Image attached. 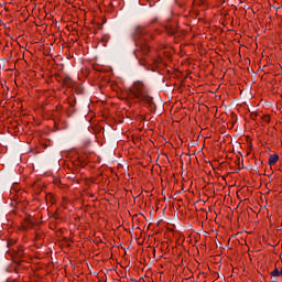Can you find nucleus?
I'll return each instance as SVG.
<instances>
[{"instance_id": "nucleus-1", "label": "nucleus", "mask_w": 282, "mask_h": 282, "mask_svg": "<svg viewBox=\"0 0 282 282\" xmlns=\"http://www.w3.org/2000/svg\"><path fill=\"white\" fill-rule=\"evenodd\" d=\"M130 37L132 39L135 47L133 54L135 58H138L139 65L144 67L147 61H144L142 56H148L149 52H151V46H149V39H153V35L149 32L147 26L134 25L131 29Z\"/></svg>"}, {"instance_id": "nucleus-3", "label": "nucleus", "mask_w": 282, "mask_h": 282, "mask_svg": "<svg viewBox=\"0 0 282 282\" xmlns=\"http://www.w3.org/2000/svg\"><path fill=\"white\" fill-rule=\"evenodd\" d=\"M165 30H166L167 34H170V36H173V34H175V32H177V28L173 24H166Z\"/></svg>"}, {"instance_id": "nucleus-7", "label": "nucleus", "mask_w": 282, "mask_h": 282, "mask_svg": "<svg viewBox=\"0 0 282 282\" xmlns=\"http://www.w3.org/2000/svg\"><path fill=\"white\" fill-rule=\"evenodd\" d=\"M280 276H282V269L280 270Z\"/></svg>"}, {"instance_id": "nucleus-4", "label": "nucleus", "mask_w": 282, "mask_h": 282, "mask_svg": "<svg viewBox=\"0 0 282 282\" xmlns=\"http://www.w3.org/2000/svg\"><path fill=\"white\" fill-rule=\"evenodd\" d=\"M276 162H279V154L270 155V158H269L270 166H274V164H276Z\"/></svg>"}, {"instance_id": "nucleus-5", "label": "nucleus", "mask_w": 282, "mask_h": 282, "mask_svg": "<svg viewBox=\"0 0 282 282\" xmlns=\"http://www.w3.org/2000/svg\"><path fill=\"white\" fill-rule=\"evenodd\" d=\"M63 83H64V85H66V87H73V85H74V80H72L70 77H65Z\"/></svg>"}, {"instance_id": "nucleus-2", "label": "nucleus", "mask_w": 282, "mask_h": 282, "mask_svg": "<svg viewBox=\"0 0 282 282\" xmlns=\"http://www.w3.org/2000/svg\"><path fill=\"white\" fill-rule=\"evenodd\" d=\"M131 94H133L135 98H139V100H143V102H147L150 106L153 105V97L149 96L147 87H144L142 82H134Z\"/></svg>"}, {"instance_id": "nucleus-6", "label": "nucleus", "mask_w": 282, "mask_h": 282, "mask_svg": "<svg viewBox=\"0 0 282 282\" xmlns=\"http://www.w3.org/2000/svg\"><path fill=\"white\" fill-rule=\"evenodd\" d=\"M271 276H281L280 271L275 268L272 272H271Z\"/></svg>"}]
</instances>
